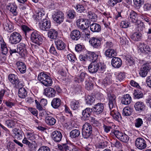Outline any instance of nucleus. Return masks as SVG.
<instances>
[{"mask_svg": "<svg viewBox=\"0 0 151 151\" xmlns=\"http://www.w3.org/2000/svg\"><path fill=\"white\" fill-rule=\"evenodd\" d=\"M106 66L99 62H92L88 67L89 72L92 73H95L97 72L103 73L106 70Z\"/></svg>", "mask_w": 151, "mask_h": 151, "instance_id": "nucleus-1", "label": "nucleus"}, {"mask_svg": "<svg viewBox=\"0 0 151 151\" xmlns=\"http://www.w3.org/2000/svg\"><path fill=\"white\" fill-rule=\"evenodd\" d=\"M92 127L89 123H86L82 126V134L84 139H88L91 136L92 133Z\"/></svg>", "mask_w": 151, "mask_h": 151, "instance_id": "nucleus-2", "label": "nucleus"}, {"mask_svg": "<svg viewBox=\"0 0 151 151\" xmlns=\"http://www.w3.org/2000/svg\"><path fill=\"white\" fill-rule=\"evenodd\" d=\"M2 22L3 29L5 31L8 32H12L14 30V27L12 23L11 22L6 16L2 19Z\"/></svg>", "mask_w": 151, "mask_h": 151, "instance_id": "nucleus-3", "label": "nucleus"}, {"mask_svg": "<svg viewBox=\"0 0 151 151\" xmlns=\"http://www.w3.org/2000/svg\"><path fill=\"white\" fill-rule=\"evenodd\" d=\"M22 39V37L18 32H14L12 33L9 37V42L12 44H16L19 42Z\"/></svg>", "mask_w": 151, "mask_h": 151, "instance_id": "nucleus-4", "label": "nucleus"}, {"mask_svg": "<svg viewBox=\"0 0 151 151\" xmlns=\"http://www.w3.org/2000/svg\"><path fill=\"white\" fill-rule=\"evenodd\" d=\"M30 38L32 42L37 45H40L43 39L37 31L32 32L30 35Z\"/></svg>", "mask_w": 151, "mask_h": 151, "instance_id": "nucleus-5", "label": "nucleus"}, {"mask_svg": "<svg viewBox=\"0 0 151 151\" xmlns=\"http://www.w3.org/2000/svg\"><path fill=\"white\" fill-rule=\"evenodd\" d=\"M89 23V22L88 19H79L76 21V25L78 28L83 30L88 28Z\"/></svg>", "mask_w": 151, "mask_h": 151, "instance_id": "nucleus-6", "label": "nucleus"}, {"mask_svg": "<svg viewBox=\"0 0 151 151\" xmlns=\"http://www.w3.org/2000/svg\"><path fill=\"white\" fill-rule=\"evenodd\" d=\"M52 16L53 20L59 24L62 23L64 19L63 13L60 11L54 12Z\"/></svg>", "mask_w": 151, "mask_h": 151, "instance_id": "nucleus-7", "label": "nucleus"}, {"mask_svg": "<svg viewBox=\"0 0 151 151\" xmlns=\"http://www.w3.org/2000/svg\"><path fill=\"white\" fill-rule=\"evenodd\" d=\"M138 52L140 53L151 54V49L149 46L144 43H140L138 46Z\"/></svg>", "mask_w": 151, "mask_h": 151, "instance_id": "nucleus-8", "label": "nucleus"}, {"mask_svg": "<svg viewBox=\"0 0 151 151\" xmlns=\"http://www.w3.org/2000/svg\"><path fill=\"white\" fill-rule=\"evenodd\" d=\"M51 23L50 21L46 18L43 19V20L40 23V28L41 30L47 31L50 28Z\"/></svg>", "mask_w": 151, "mask_h": 151, "instance_id": "nucleus-9", "label": "nucleus"}, {"mask_svg": "<svg viewBox=\"0 0 151 151\" xmlns=\"http://www.w3.org/2000/svg\"><path fill=\"white\" fill-rule=\"evenodd\" d=\"M135 145L138 149L142 150L147 147L146 142L145 139L142 137H138L135 141Z\"/></svg>", "mask_w": 151, "mask_h": 151, "instance_id": "nucleus-10", "label": "nucleus"}, {"mask_svg": "<svg viewBox=\"0 0 151 151\" xmlns=\"http://www.w3.org/2000/svg\"><path fill=\"white\" fill-rule=\"evenodd\" d=\"M94 114L99 115L101 114L104 109L103 104L101 103H99L95 104L92 109Z\"/></svg>", "mask_w": 151, "mask_h": 151, "instance_id": "nucleus-11", "label": "nucleus"}, {"mask_svg": "<svg viewBox=\"0 0 151 151\" xmlns=\"http://www.w3.org/2000/svg\"><path fill=\"white\" fill-rule=\"evenodd\" d=\"M128 19L129 21L132 23H136L137 22H139L140 25L143 26V23L139 21L138 20L137 14L134 11L132 10L130 12Z\"/></svg>", "mask_w": 151, "mask_h": 151, "instance_id": "nucleus-12", "label": "nucleus"}, {"mask_svg": "<svg viewBox=\"0 0 151 151\" xmlns=\"http://www.w3.org/2000/svg\"><path fill=\"white\" fill-rule=\"evenodd\" d=\"M150 68V66L149 63L144 64L140 69L139 72L140 75L142 77L146 76Z\"/></svg>", "mask_w": 151, "mask_h": 151, "instance_id": "nucleus-13", "label": "nucleus"}, {"mask_svg": "<svg viewBox=\"0 0 151 151\" xmlns=\"http://www.w3.org/2000/svg\"><path fill=\"white\" fill-rule=\"evenodd\" d=\"M91 45L94 48L99 49L101 48V43L100 40L95 37H91L89 40Z\"/></svg>", "mask_w": 151, "mask_h": 151, "instance_id": "nucleus-14", "label": "nucleus"}, {"mask_svg": "<svg viewBox=\"0 0 151 151\" xmlns=\"http://www.w3.org/2000/svg\"><path fill=\"white\" fill-rule=\"evenodd\" d=\"M108 97L109 100L108 104L110 109H116V96L113 94H109Z\"/></svg>", "mask_w": 151, "mask_h": 151, "instance_id": "nucleus-15", "label": "nucleus"}, {"mask_svg": "<svg viewBox=\"0 0 151 151\" xmlns=\"http://www.w3.org/2000/svg\"><path fill=\"white\" fill-rule=\"evenodd\" d=\"M17 50L19 53L22 56H26L27 54V51L25 45L22 43H20L17 45Z\"/></svg>", "mask_w": 151, "mask_h": 151, "instance_id": "nucleus-16", "label": "nucleus"}, {"mask_svg": "<svg viewBox=\"0 0 151 151\" xmlns=\"http://www.w3.org/2000/svg\"><path fill=\"white\" fill-rule=\"evenodd\" d=\"M45 12L44 9L42 8H39L36 15L35 19L37 22H40L45 19Z\"/></svg>", "mask_w": 151, "mask_h": 151, "instance_id": "nucleus-17", "label": "nucleus"}, {"mask_svg": "<svg viewBox=\"0 0 151 151\" xmlns=\"http://www.w3.org/2000/svg\"><path fill=\"white\" fill-rule=\"evenodd\" d=\"M136 111L140 113L144 111L146 109V105L144 102L141 101L137 102L134 105Z\"/></svg>", "mask_w": 151, "mask_h": 151, "instance_id": "nucleus-18", "label": "nucleus"}, {"mask_svg": "<svg viewBox=\"0 0 151 151\" xmlns=\"http://www.w3.org/2000/svg\"><path fill=\"white\" fill-rule=\"evenodd\" d=\"M52 138L55 142H60L62 139V135L61 133L59 131H55L52 132Z\"/></svg>", "mask_w": 151, "mask_h": 151, "instance_id": "nucleus-19", "label": "nucleus"}, {"mask_svg": "<svg viewBox=\"0 0 151 151\" xmlns=\"http://www.w3.org/2000/svg\"><path fill=\"white\" fill-rule=\"evenodd\" d=\"M111 63L113 67L115 68H119L121 66L122 61L120 58L114 57L112 59Z\"/></svg>", "mask_w": 151, "mask_h": 151, "instance_id": "nucleus-20", "label": "nucleus"}, {"mask_svg": "<svg viewBox=\"0 0 151 151\" xmlns=\"http://www.w3.org/2000/svg\"><path fill=\"white\" fill-rule=\"evenodd\" d=\"M87 76V74L85 71H80V74L75 78L74 81L76 83H82Z\"/></svg>", "mask_w": 151, "mask_h": 151, "instance_id": "nucleus-21", "label": "nucleus"}, {"mask_svg": "<svg viewBox=\"0 0 151 151\" xmlns=\"http://www.w3.org/2000/svg\"><path fill=\"white\" fill-rule=\"evenodd\" d=\"M44 94L49 98L53 97L55 96V91L51 87L46 88L44 89Z\"/></svg>", "mask_w": 151, "mask_h": 151, "instance_id": "nucleus-22", "label": "nucleus"}, {"mask_svg": "<svg viewBox=\"0 0 151 151\" xmlns=\"http://www.w3.org/2000/svg\"><path fill=\"white\" fill-rule=\"evenodd\" d=\"M93 111L92 109L87 108L83 111L82 112L83 118L85 120H89L91 118V115Z\"/></svg>", "mask_w": 151, "mask_h": 151, "instance_id": "nucleus-23", "label": "nucleus"}, {"mask_svg": "<svg viewBox=\"0 0 151 151\" xmlns=\"http://www.w3.org/2000/svg\"><path fill=\"white\" fill-rule=\"evenodd\" d=\"M70 36L72 40H78L81 37V32L78 30H73L71 32Z\"/></svg>", "mask_w": 151, "mask_h": 151, "instance_id": "nucleus-24", "label": "nucleus"}, {"mask_svg": "<svg viewBox=\"0 0 151 151\" xmlns=\"http://www.w3.org/2000/svg\"><path fill=\"white\" fill-rule=\"evenodd\" d=\"M12 131L15 138L18 139H22L23 132L22 130L15 128L13 129Z\"/></svg>", "mask_w": 151, "mask_h": 151, "instance_id": "nucleus-25", "label": "nucleus"}, {"mask_svg": "<svg viewBox=\"0 0 151 151\" xmlns=\"http://www.w3.org/2000/svg\"><path fill=\"white\" fill-rule=\"evenodd\" d=\"M21 28L23 34L25 35L27 38L30 37V34L32 32V30L30 28L25 25H22Z\"/></svg>", "mask_w": 151, "mask_h": 151, "instance_id": "nucleus-26", "label": "nucleus"}, {"mask_svg": "<svg viewBox=\"0 0 151 151\" xmlns=\"http://www.w3.org/2000/svg\"><path fill=\"white\" fill-rule=\"evenodd\" d=\"M17 68L21 73L23 74L26 72V68L25 64L21 62L18 61L16 63Z\"/></svg>", "mask_w": 151, "mask_h": 151, "instance_id": "nucleus-27", "label": "nucleus"}, {"mask_svg": "<svg viewBox=\"0 0 151 151\" xmlns=\"http://www.w3.org/2000/svg\"><path fill=\"white\" fill-rule=\"evenodd\" d=\"M57 49L59 50H62L65 47V45L62 40L58 39L56 40L55 41Z\"/></svg>", "mask_w": 151, "mask_h": 151, "instance_id": "nucleus-28", "label": "nucleus"}, {"mask_svg": "<svg viewBox=\"0 0 151 151\" xmlns=\"http://www.w3.org/2000/svg\"><path fill=\"white\" fill-rule=\"evenodd\" d=\"M87 59L92 62L97 61L99 55L95 53L89 52L86 54Z\"/></svg>", "mask_w": 151, "mask_h": 151, "instance_id": "nucleus-29", "label": "nucleus"}, {"mask_svg": "<svg viewBox=\"0 0 151 151\" xmlns=\"http://www.w3.org/2000/svg\"><path fill=\"white\" fill-rule=\"evenodd\" d=\"M105 55L106 57L111 58L116 56V52L114 49L109 48L105 51Z\"/></svg>", "mask_w": 151, "mask_h": 151, "instance_id": "nucleus-30", "label": "nucleus"}, {"mask_svg": "<svg viewBox=\"0 0 151 151\" xmlns=\"http://www.w3.org/2000/svg\"><path fill=\"white\" fill-rule=\"evenodd\" d=\"M90 27L91 30L93 32H99L101 30V26L97 23H92L90 24Z\"/></svg>", "mask_w": 151, "mask_h": 151, "instance_id": "nucleus-31", "label": "nucleus"}, {"mask_svg": "<svg viewBox=\"0 0 151 151\" xmlns=\"http://www.w3.org/2000/svg\"><path fill=\"white\" fill-rule=\"evenodd\" d=\"M132 101V98L128 94H126L123 96L121 102L122 104L128 105Z\"/></svg>", "mask_w": 151, "mask_h": 151, "instance_id": "nucleus-32", "label": "nucleus"}, {"mask_svg": "<svg viewBox=\"0 0 151 151\" xmlns=\"http://www.w3.org/2000/svg\"><path fill=\"white\" fill-rule=\"evenodd\" d=\"M110 110V114L113 118L116 120H119L121 119V116L119 113L115 109Z\"/></svg>", "mask_w": 151, "mask_h": 151, "instance_id": "nucleus-33", "label": "nucleus"}, {"mask_svg": "<svg viewBox=\"0 0 151 151\" xmlns=\"http://www.w3.org/2000/svg\"><path fill=\"white\" fill-rule=\"evenodd\" d=\"M0 46L2 53L4 55L6 54L8 52V49L7 47L6 43L2 38L0 39Z\"/></svg>", "mask_w": 151, "mask_h": 151, "instance_id": "nucleus-34", "label": "nucleus"}, {"mask_svg": "<svg viewBox=\"0 0 151 151\" xmlns=\"http://www.w3.org/2000/svg\"><path fill=\"white\" fill-rule=\"evenodd\" d=\"M80 134V132L77 129L72 130L70 133V136L73 139H77L79 137Z\"/></svg>", "mask_w": 151, "mask_h": 151, "instance_id": "nucleus-35", "label": "nucleus"}, {"mask_svg": "<svg viewBox=\"0 0 151 151\" xmlns=\"http://www.w3.org/2000/svg\"><path fill=\"white\" fill-rule=\"evenodd\" d=\"M58 32L54 29H51L49 30L47 33L49 37L52 39H56L58 35Z\"/></svg>", "mask_w": 151, "mask_h": 151, "instance_id": "nucleus-36", "label": "nucleus"}, {"mask_svg": "<svg viewBox=\"0 0 151 151\" xmlns=\"http://www.w3.org/2000/svg\"><path fill=\"white\" fill-rule=\"evenodd\" d=\"M61 105V100L59 98H54L52 101L51 105L54 108H58Z\"/></svg>", "mask_w": 151, "mask_h": 151, "instance_id": "nucleus-37", "label": "nucleus"}, {"mask_svg": "<svg viewBox=\"0 0 151 151\" xmlns=\"http://www.w3.org/2000/svg\"><path fill=\"white\" fill-rule=\"evenodd\" d=\"M56 121V119L52 116H46L45 118V122L48 125H54Z\"/></svg>", "mask_w": 151, "mask_h": 151, "instance_id": "nucleus-38", "label": "nucleus"}, {"mask_svg": "<svg viewBox=\"0 0 151 151\" xmlns=\"http://www.w3.org/2000/svg\"><path fill=\"white\" fill-rule=\"evenodd\" d=\"M16 120H9L5 122V124L9 128H13L16 124Z\"/></svg>", "mask_w": 151, "mask_h": 151, "instance_id": "nucleus-39", "label": "nucleus"}, {"mask_svg": "<svg viewBox=\"0 0 151 151\" xmlns=\"http://www.w3.org/2000/svg\"><path fill=\"white\" fill-rule=\"evenodd\" d=\"M27 94V92L25 89L23 87L19 88L18 92L19 97L21 98H24Z\"/></svg>", "mask_w": 151, "mask_h": 151, "instance_id": "nucleus-40", "label": "nucleus"}, {"mask_svg": "<svg viewBox=\"0 0 151 151\" xmlns=\"http://www.w3.org/2000/svg\"><path fill=\"white\" fill-rule=\"evenodd\" d=\"M48 77H50L47 74L43 72H41L38 76V79L41 83L44 81L47 80Z\"/></svg>", "mask_w": 151, "mask_h": 151, "instance_id": "nucleus-41", "label": "nucleus"}, {"mask_svg": "<svg viewBox=\"0 0 151 151\" xmlns=\"http://www.w3.org/2000/svg\"><path fill=\"white\" fill-rule=\"evenodd\" d=\"M48 77H50L47 74L43 72H41L38 76V79L41 83L44 81L47 80Z\"/></svg>", "mask_w": 151, "mask_h": 151, "instance_id": "nucleus-42", "label": "nucleus"}, {"mask_svg": "<svg viewBox=\"0 0 151 151\" xmlns=\"http://www.w3.org/2000/svg\"><path fill=\"white\" fill-rule=\"evenodd\" d=\"M70 106L72 109L74 110H76L79 106V102L78 101L73 100L70 102Z\"/></svg>", "mask_w": 151, "mask_h": 151, "instance_id": "nucleus-43", "label": "nucleus"}, {"mask_svg": "<svg viewBox=\"0 0 151 151\" xmlns=\"http://www.w3.org/2000/svg\"><path fill=\"white\" fill-rule=\"evenodd\" d=\"M133 95L135 99H137L142 98L143 96V94L142 92L136 90L134 91Z\"/></svg>", "mask_w": 151, "mask_h": 151, "instance_id": "nucleus-44", "label": "nucleus"}, {"mask_svg": "<svg viewBox=\"0 0 151 151\" xmlns=\"http://www.w3.org/2000/svg\"><path fill=\"white\" fill-rule=\"evenodd\" d=\"M141 35L139 32H135L131 36V38L134 41H138L141 39Z\"/></svg>", "mask_w": 151, "mask_h": 151, "instance_id": "nucleus-45", "label": "nucleus"}, {"mask_svg": "<svg viewBox=\"0 0 151 151\" xmlns=\"http://www.w3.org/2000/svg\"><path fill=\"white\" fill-rule=\"evenodd\" d=\"M116 126V125L114 124H112V125H106L104 124L103 126V128L104 132L106 133H108L111 130V131L113 129H114Z\"/></svg>", "mask_w": 151, "mask_h": 151, "instance_id": "nucleus-46", "label": "nucleus"}, {"mask_svg": "<svg viewBox=\"0 0 151 151\" xmlns=\"http://www.w3.org/2000/svg\"><path fill=\"white\" fill-rule=\"evenodd\" d=\"M4 94L7 96L9 95V93H7L6 90L4 88L0 90V104L2 102Z\"/></svg>", "mask_w": 151, "mask_h": 151, "instance_id": "nucleus-47", "label": "nucleus"}, {"mask_svg": "<svg viewBox=\"0 0 151 151\" xmlns=\"http://www.w3.org/2000/svg\"><path fill=\"white\" fill-rule=\"evenodd\" d=\"M8 79L12 84L19 79L17 76L13 74H10L9 75Z\"/></svg>", "mask_w": 151, "mask_h": 151, "instance_id": "nucleus-48", "label": "nucleus"}, {"mask_svg": "<svg viewBox=\"0 0 151 151\" xmlns=\"http://www.w3.org/2000/svg\"><path fill=\"white\" fill-rule=\"evenodd\" d=\"M143 121L142 119L140 118H138L136 119L134 122L135 126L137 128L140 127L143 124Z\"/></svg>", "mask_w": 151, "mask_h": 151, "instance_id": "nucleus-49", "label": "nucleus"}, {"mask_svg": "<svg viewBox=\"0 0 151 151\" xmlns=\"http://www.w3.org/2000/svg\"><path fill=\"white\" fill-rule=\"evenodd\" d=\"M103 139L102 138H101ZM97 145V147L99 148L103 149L106 147L107 145V142L106 141H103L102 140Z\"/></svg>", "mask_w": 151, "mask_h": 151, "instance_id": "nucleus-50", "label": "nucleus"}, {"mask_svg": "<svg viewBox=\"0 0 151 151\" xmlns=\"http://www.w3.org/2000/svg\"><path fill=\"white\" fill-rule=\"evenodd\" d=\"M118 139L123 142H127L129 140V137L128 135L122 133Z\"/></svg>", "mask_w": 151, "mask_h": 151, "instance_id": "nucleus-51", "label": "nucleus"}, {"mask_svg": "<svg viewBox=\"0 0 151 151\" xmlns=\"http://www.w3.org/2000/svg\"><path fill=\"white\" fill-rule=\"evenodd\" d=\"M36 135L32 132H27V137L28 139L32 141L33 142L36 138Z\"/></svg>", "mask_w": 151, "mask_h": 151, "instance_id": "nucleus-52", "label": "nucleus"}, {"mask_svg": "<svg viewBox=\"0 0 151 151\" xmlns=\"http://www.w3.org/2000/svg\"><path fill=\"white\" fill-rule=\"evenodd\" d=\"M47 80L44 81L41 83L46 86H51L52 83V81L50 77H48Z\"/></svg>", "mask_w": 151, "mask_h": 151, "instance_id": "nucleus-53", "label": "nucleus"}, {"mask_svg": "<svg viewBox=\"0 0 151 151\" xmlns=\"http://www.w3.org/2000/svg\"><path fill=\"white\" fill-rule=\"evenodd\" d=\"M12 84L15 88H19V89L22 87L23 86L22 82L19 81V79Z\"/></svg>", "mask_w": 151, "mask_h": 151, "instance_id": "nucleus-54", "label": "nucleus"}, {"mask_svg": "<svg viewBox=\"0 0 151 151\" xmlns=\"http://www.w3.org/2000/svg\"><path fill=\"white\" fill-rule=\"evenodd\" d=\"M122 114L124 116L130 115L131 114L130 109L127 107L124 108L123 110Z\"/></svg>", "mask_w": 151, "mask_h": 151, "instance_id": "nucleus-55", "label": "nucleus"}, {"mask_svg": "<svg viewBox=\"0 0 151 151\" xmlns=\"http://www.w3.org/2000/svg\"><path fill=\"white\" fill-rule=\"evenodd\" d=\"M95 101L94 98L91 96H89L87 97L86 99V104L89 105H91Z\"/></svg>", "mask_w": 151, "mask_h": 151, "instance_id": "nucleus-56", "label": "nucleus"}, {"mask_svg": "<svg viewBox=\"0 0 151 151\" xmlns=\"http://www.w3.org/2000/svg\"><path fill=\"white\" fill-rule=\"evenodd\" d=\"M74 8L76 9L77 12L79 13H82L85 10L84 7L81 4H77L76 6H74Z\"/></svg>", "mask_w": 151, "mask_h": 151, "instance_id": "nucleus-57", "label": "nucleus"}, {"mask_svg": "<svg viewBox=\"0 0 151 151\" xmlns=\"http://www.w3.org/2000/svg\"><path fill=\"white\" fill-rule=\"evenodd\" d=\"M111 83H112V79L109 77H106L104 79L103 81V83L105 86Z\"/></svg>", "mask_w": 151, "mask_h": 151, "instance_id": "nucleus-58", "label": "nucleus"}, {"mask_svg": "<svg viewBox=\"0 0 151 151\" xmlns=\"http://www.w3.org/2000/svg\"><path fill=\"white\" fill-rule=\"evenodd\" d=\"M68 60L72 63H73L76 60L75 55L72 54H69L67 55Z\"/></svg>", "mask_w": 151, "mask_h": 151, "instance_id": "nucleus-59", "label": "nucleus"}, {"mask_svg": "<svg viewBox=\"0 0 151 151\" xmlns=\"http://www.w3.org/2000/svg\"><path fill=\"white\" fill-rule=\"evenodd\" d=\"M14 143L10 141L7 144V148L9 151H12L14 148Z\"/></svg>", "mask_w": 151, "mask_h": 151, "instance_id": "nucleus-60", "label": "nucleus"}, {"mask_svg": "<svg viewBox=\"0 0 151 151\" xmlns=\"http://www.w3.org/2000/svg\"><path fill=\"white\" fill-rule=\"evenodd\" d=\"M17 8V6L16 5L13 4L11 6L10 9V12L15 16H16L17 14L16 11Z\"/></svg>", "mask_w": 151, "mask_h": 151, "instance_id": "nucleus-61", "label": "nucleus"}, {"mask_svg": "<svg viewBox=\"0 0 151 151\" xmlns=\"http://www.w3.org/2000/svg\"><path fill=\"white\" fill-rule=\"evenodd\" d=\"M113 129L111 131V133L113 134L118 139L119 138L120 136L122 134V133L117 130H114Z\"/></svg>", "mask_w": 151, "mask_h": 151, "instance_id": "nucleus-62", "label": "nucleus"}, {"mask_svg": "<svg viewBox=\"0 0 151 151\" xmlns=\"http://www.w3.org/2000/svg\"><path fill=\"white\" fill-rule=\"evenodd\" d=\"M128 43L129 41L126 38H120V43L122 45L127 46L128 45Z\"/></svg>", "mask_w": 151, "mask_h": 151, "instance_id": "nucleus-63", "label": "nucleus"}, {"mask_svg": "<svg viewBox=\"0 0 151 151\" xmlns=\"http://www.w3.org/2000/svg\"><path fill=\"white\" fill-rule=\"evenodd\" d=\"M144 0H134V5L136 7L140 8L143 3Z\"/></svg>", "mask_w": 151, "mask_h": 151, "instance_id": "nucleus-64", "label": "nucleus"}]
</instances>
